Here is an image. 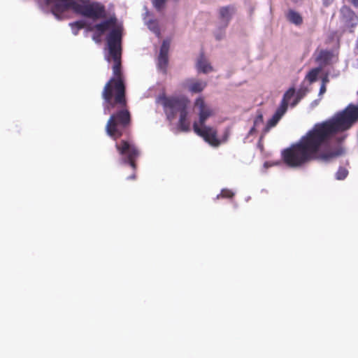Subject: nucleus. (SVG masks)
Instances as JSON below:
<instances>
[{
  "mask_svg": "<svg viewBox=\"0 0 358 358\" xmlns=\"http://www.w3.org/2000/svg\"><path fill=\"white\" fill-rule=\"evenodd\" d=\"M206 85V82L194 81L189 85V90L192 92L199 93L203 90Z\"/></svg>",
  "mask_w": 358,
  "mask_h": 358,
  "instance_id": "obj_18",
  "label": "nucleus"
},
{
  "mask_svg": "<svg viewBox=\"0 0 358 358\" xmlns=\"http://www.w3.org/2000/svg\"><path fill=\"white\" fill-rule=\"evenodd\" d=\"M285 113L286 111L284 110L282 107H278L275 113L272 116V117L268 120L267 123V127H273L275 126Z\"/></svg>",
  "mask_w": 358,
  "mask_h": 358,
  "instance_id": "obj_15",
  "label": "nucleus"
},
{
  "mask_svg": "<svg viewBox=\"0 0 358 358\" xmlns=\"http://www.w3.org/2000/svg\"><path fill=\"white\" fill-rule=\"evenodd\" d=\"M326 90H327V88H326L325 83H322L320 88L319 95H322L323 94H324L326 92Z\"/></svg>",
  "mask_w": 358,
  "mask_h": 358,
  "instance_id": "obj_29",
  "label": "nucleus"
},
{
  "mask_svg": "<svg viewBox=\"0 0 358 358\" xmlns=\"http://www.w3.org/2000/svg\"><path fill=\"white\" fill-rule=\"evenodd\" d=\"M193 129L197 135L202 137L210 145L217 147L220 145V141L217 138V131L213 127L203 126L201 128L198 122H194Z\"/></svg>",
  "mask_w": 358,
  "mask_h": 358,
  "instance_id": "obj_7",
  "label": "nucleus"
},
{
  "mask_svg": "<svg viewBox=\"0 0 358 358\" xmlns=\"http://www.w3.org/2000/svg\"><path fill=\"white\" fill-rule=\"evenodd\" d=\"M334 0H322L324 6H329Z\"/></svg>",
  "mask_w": 358,
  "mask_h": 358,
  "instance_id": "obj_30",
  "label": "nucleus"
},
{
  "mask_svg": "<svg viewBox=\"0 0 358 358\" xmlns=\"http://www.w3.org/2000/svg\"><path fill=\"white\" fill-rule=\"evenodd\" d=\"M263 122V115L262 114H259L255 119L254 120V126L253 127L250 129V133H252L255 129V127H257L258 124H261L262 122Z\"/></svg>",
  "mask_w": 358,
  "mask_h": 358,
  "instance_id": "obj_25",
  "label": "nucleus"
},
{
  "mask_svg": "<svg viewBox=\"0 0 358 358\" xmlns=\"http://www.w3.org/2000/svg\"><path fill=\"white\" fill-rule=\"evenodd\" d=\"M103 34H101L100 33L97 32L95 31V33L94 34V35L92 36V39L96 42V43H99L101 41V36H102Z\"/></svg>",
  "mask_w": 358,
  "mask_h": 358,
  "instance_id": "obj_28",
  "label": "nucleus"
},
{
  "mask_svg": "<svg viewBox=\"0 0 358 358\" xmlns=\"http://www.w3.org/2000/svg\"><path fill=\"white\" fill-rule=\"evenodd\" d=\"M329 81L328 78L326 76L322 78V83H327Z\"/></svg>",
  "mask_w": 358,
  "mask_h": 358,
  "instance_id": "obj_32",
  "label": "nucleus"
},
{
  "mask_svg": "<svg viewBox=\"0 0 358 358\" xmlns=\"http://www.w3.org/2000/svg\"><path fill=\"white\" fill-rule=\"evenodd\" d=\"M162 105L167 118L173 120L177 113H181L187 108V101L184 98L169 96L162 99Z\"/></svg>",
  "mask_w": 358,
  "mask_h": 358,
  "instance_id": "obj_6",
  "label": "nucleus"
},
{
  "mask_svg": "<svg viewBox=\"0 0 358 358\" xmlns=\"http://www.w3.org/2000/svg\"><path fill=\"white\" fill-rule=\"evenodd\" d=\"M169 47L170 42L167 40H164L162 44L159 55L168 56Z\"/></svg>",
  "mask_w": 358,
  "mask_h": 358,
  "instance_id": "obj_24",
  "label": "nucleus"
},
{
  "mask_svg": "<svg viewBox=\"0 0 358 358\" xmlns=\"http://www.w3.org/2000/svg\"><path fill=\"white\" fill-rule=\"evenodd\" d=\"M122 32L120 27H115L106 36L109 56L106 59L114 62L113 76L105 84L101 92L103 100V113L108 114L116 106H124L127 104L126 97V84L122 71Z\"/></svg>",
  "mask_w": 358,
  "mask_h": 358,
  "instance_id": "obj_2",
  "label": "nucleus"
},
{
  "mask_svg": "<svg viewBox=\"0 0 358 358\" xmlns=\"http://www.w3.org/2000/svg\"><path fill=\"white\" fill-rule=\"evenodd\" d=\"M165 3V0H154L153 4L155 7L158 10H160Z\"/></svg>",
  "mask_w": 358,
  "mask_h": 358,
  "instance_id": "obj_26",
  "label": "nucleus"
},
{
  "mask_svg": "<svg viewBox=\"0 0 358 358\" xmlns=\"http://www.w3.org/2000/svg\"><path fill=\"white\" fill-rule=\"evenodd\" d=\"M235 9L233 6H227L221 7L219 10L220 19L224 22V26L227 27L231 19L232 14L234 13Z\"/></svg>",
  "mask_w": 358,
  "mask_h": 358,
  "instance_id": "obj_11",
  "label": "nucleus"
},
{
  "mask_svg": "<svg viewBox=\"0 0 358 358\" xmlns=\"http://www.w3.org/2000/svg\"><path fill=\"white\" fill-rule=\"evenodd\" d=\"M196 67L199 72H202L203 73H207L213 71V67L204 58L203 54L200 56L199 59H198Z\"/></svg>",
  "mask_w": 358,
  "mask_h": 358,
  "instance_id": "obj_12",
  "label": "nucleus"
},
{
  "mask_svg": "<svg viewBox=\"0 0 358 358\" xmlns=\"http://www.w3.org/2000/svg\"><path fill=\"white\" fill-rule=\"evenodd\" d=\"M50 12L58 20L66 18L65 13L71 9L76 14L97 20L106 17L105 6L90 0H45Z\"/></svg>",
  "mask_w": 358,
  "mask_h": 358,
  "instance_id": "obj_3",
  "label": "nucleus"
},
{
  "mask_svg": "<svg viewBox=\"0 0 358 358\" xmlns=\"http://www.w3.org/2000/svg\"><path fill=\"white\" fill-rule=\"evenodd\" d=\"M136 178V174L134 173L132 175H131L129 177H128V179L134 180Z\"/></svg>",
  "mask_w": 358,
  "mask_h": 358,
  "instance_id": "obj_31",
  "label": "nucleus"
},
{
  "mask_svg": "<svg viewBox=\"0 0 358 358\" xmlns=\"http://www.w3.org/2000/svg\"><path fill=\"white\" fill-rule=\"evenodd\" d=\"M194 106L199 110V120L198 124H199L201 127L206 126L205 123L206 120L213 115L212 110L206 106L202 97H199L196 99Z\"/></svg>",
  "mask_w": 358,
  "mask_h": 358,
  "instance_id": "obj_8",
  "label": "nucleus"
},
{
  "mask_svg": "<svg viewBox=\"0 0 358 358\" xmlns=\"http://www.w3.org/2000/svg\"><path fill=\"white\" fill-rule=\"evenodd\" d=\"M187 115L188 113L187 109L180 113L178 126L182 131H189V122L187 120Z\"/></svg>",
  "mask_w": 358,
  "mask_h": 358,
  "instance_id": "obj_16",
  "label": "nucleus"
},
{
  "mask_svg": "<svg viewBox=\"0 0 358 358\" xmlns=\"http://www.w3.org/2000/svg\"><path fill=\"white\" fill-rule=\"evenodd\" d=\"M168 56L159 55L158 65L161 69L166 70L168 65Z\"/></svg>",
  "mask_w": 358,
  "mask_h": 358,
  "instance_id": "obj_22",
  "label": "nucleus"
},
{
  "mask_svg": "<svg viewBox=\"0 0 358 358\" xmlns=\"http://www.w3.org/2000/svg\"><path fill=\"white\" fill-rule=\"evenodd\" d=\"M331 57L332 54L330 51L322 50L317 57V61L326 64L331 60Z\"/></svg>",
  "mask_w": 358,
  "mask_h": 358,
  "instance_id": "obj_19",
  "label": "nucleus"
},
{
  "mask_svg": "<svg viewBox=\"0 0 358 358\" xmlns=\"http://www.w3.org/2000/svg\"><path fill=\"white\" fill-rule=\"evenodd\" d=\"M341 13L344 18L345 26L350 29V32H353V28L357 24L358 18L355 13L350 8L343 7L341 9Z\"/></svg>",
  "mask_w": 358,
  "mask_h": 358,
  "instance_id": "obj_9",
  "label": "nucleus"
},
{
  "mask_svg": "<svg viewBox=\"0 0 358 358\" xmlns=\"http://www.w3.org/2000/svg\"><path fill=\"white\" fill-rule=\"evenodd\" d=\"M320 71V68H314L311 69L306 75V79H307L310 83L315 82Z\"/></svg>",
  "mask_w": 358,
  "mask_h": 358,
  "instance_id": "obj_20",
  "label": "nucleus"
},
{
  "mask_svg": "<svg viewBox=\"0 0 358 358\" xmlns=\"http://www.w3.org/2000/svg\"><path fill=\"white\" fill-rule=\"evenodd\" d=\"M120 107L121 109L110 116L106 125V134L115 141L124 134L129 135L132 122L131 115L127 104Z\"/></svg>",
  "mask_w": 358,
  "mask_h": 358,
  "instance_id": "obj_4",
  "label": "nucleus"
},
{
  "mask_svg": "<svg viewBox=\"0 0 358 358\" xmlns=\"http://www.w3.org/2000/svg\"><path fill=\"white\" fill-rule=\"evenodd\" d=\"M69 26L71 28L73 35L76 36L78 34L80 29L86 27L87 24L85 20H81L69 23Z\"/></svg>",
  "mask_w": 358,
  "mask_h": 358,
  "instance_id": "obj_17",
  "label": "nucleus"
},
{
  "mask_svg": "<svg viewBox=\"0 0 358 358\" xmlns=\"http://www.w3.org/2000/svg\"><path fill=\"white\" fill-rule=\"evenodd\" d=\"M352 2L355 6H358V0H352Z\"/></svg>",
  "mask_w": 358,
  "mask_h": 358,
  "instance_id": "obj_33",
  "label": "nucleus"
},
{
  "mask_svg": "<svg viewBox=\"0 0 358 358\" xmlns=\"http://www.w3.org/2000/svg\"><path fill=\"white\" fill-rule=\"evenodd\" d=\"M234 196V193L229 189H222L220 194H217L216 196L217 199H219L220 198H225V199H231Z\"/></svg>",
  "mask_w": 358,
  "mask_h": 358,
  "instance_id": "obj_21",
  "label": "nucleus"
},
{
  "mask_svg": "<svg viewBox=\"0 0 358 358\" xmlns=\"http://www.w3.org/2000/svg\"><path fill=\"white\" fill-rule=\"evenodd\" d=\"M348 174V170L344 167H340L336 173V178L337 180L345 179Z\"/></svg>",
  "mask_w": 358,
  "mask_h": 358,
  "instance_id": "obj_23",
  "label": "nucleus"
},
{
  "mask_svg": "<svg viewBox=\"0 0 358 358\" xmlns=\"http://www.w3.org/2000/svg\"><path fill=\"white\" fill-rule=\"evenodd\" d=\"M358 121V106L348 105L331 120L317 123L299 142L282 152L284 162L299 167L312 160L329 162L343 154L341 148L332 149L330 141L338 132L349 129Z\"/></svg>",
  "mask_w": 358,
  "mask_h": 358,
  "instance_id": "obj_1",
  "label": "nucleus"
},
{
  "mask_svg": "<svg viewBox=\"0 0 358 358\" xmlns=\"http://www.w3.org/2000/svg\"><path fill=\"white\" fill-rule=\"evenodd\" d=\"M286 17L289 22L295 25L299 26L303 23V18L300 13L294 10H289L286 14Z\"/></svg>",
  "mask_w": 358,
  "mask_h": 358,
  "instance_id": "obj_13",
  "label": "nucleus"
},
{
  "mask_svg": "<svg viewBox=\"0 0 358 358\" xmlns=\"http://www.w3.org/2000/svg\"><path fill=\"white\" fill-rule=\"evenodd\" d=\"M116 19L110 17V19L106 20L100 23L96 24L94 27H88L87 31H94L103 34L106 31L109 30L112 27L115 26Z\"/></svg>",
  "mask_w": 358,
  "mask_h": 358,
  "instance_id": "obj_10",
  "label": "nucleus"
},
{
  "mask_svg": "<svg viewBox=\"0 0 358 358\" xmlns=\"http://www.w3.org/2000/svg\"><path fill=\"white\" fill-rule=\"evenodd\" d=\"M295 89L294 87H290L286 92L284 94L282 99L280 102L279 107H282L285 111H287L288 108L289 101L291 100L292 97L295 95Z\"/></svg>",
  "mask_w": 358,
  "mask_h": 358,
  "instance_id": "obj_14",
  "label": "nucleus"
},
{
  "mask_svg": "<svg viewBox=\"0 0 358 358\" xmlns=\"http://www.w3.org/2000/svg\"><path fill=\"white\" fill-rule=\"evenodd\" d=\"M303 94L301 93V92H299L296 95V97L294 99V100L293 101V102L291 103V106L292 107H294L299 101L300 100L302 99Z\"/></svg>",
  "mask_w": 358,
  "mask_h": 358,
  "instance_id": "obj_27",
  "label": "nucleus"
},
{
  "mask_svg": "<svg viewBox=\"0 0 358 358\" xmlns=\"http://www.w3.org/2000/svg\"><path fill=\"white\" fill-rule=\"evenodd\" d=\"M115 148L122 157V162L129 164L135 171L136 169V161L139 156V150L137 147L129 140H121L116 142Z\"/></svg>",
  "mask_w": 358,
  "mask_h": 358,
  "instance_id": "obj_5",
  "label": "nucleus"
}]
</instances>
